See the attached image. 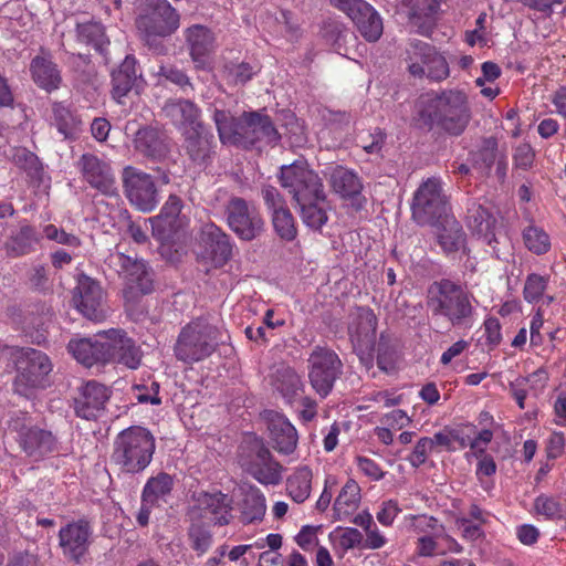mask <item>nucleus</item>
<instances>
[{
    "label": "nucleus",
    "instance_id": "obj_1",
    "mask_svg": "<svg viewBox=\"0 0 566 566\" xmlns=\"http://www.w3.org/2000/svg\"><path fill=\"white\" fill-rule=\"evenodd\" d=\"M474 301V296L462 285L449 279H442L429 286L426 305L432 318L447 322L454 328H467L473 324Z\"/></svg>",
    "mask_w": 566,
    "mask_h": 566
},
{
    "label": "nucleus",
    "instance_id": "obj_2",
    "mask_svg": "<svg viewBox=\"0 0 566 566\" xmlns=\"http://www.w3.org/2000/svg\"><path fill=\"white\" fill-rule=\"evenodd\" d=\"M471 116L468 95L461 90H443L419 111V119L424 126L437 127L451 136L463 134Z\"/></svg>",
    "mask_w": 566,
    "mask_h": 566
},
{
    "label": "nucleus",
    "instance_id": "obj_3",
    "mask_svg": "<svg viewBox=\"0 0 566 566\" xmlns=\"http://www.w3.org/2000/svg\"><path fill=\"white\" fill-rule=\"evenodd\" d=\"M156 439L149 429L130 426L114 439L111 462L120 473L139 474L153 461Z\"/></svg>",
    "mask_w": 566,
    "mask_h": 566
},
{
    "label": "nucleus",
    "instance_id": "obj_4",
    "mask_svg": "<svg viewBox=\"0 0 566 566\" xmlns=\"http://www.w3.org/2000/svg\"><path fill=\"white\" fill-rule=\"evenodd\" d=\"M217 338V327L203 318L192 321L179 334L176 357L185 363L200 361L213 353Z\"/></svg>",
    "mask_w": 566,
    "mask_h": 566
},
{
    "label": "nucleus",
    "instance_id": "obj_5",
    "mask_svg": "<svg viewBox=\"0 0 566 566\" xmlns=\"http://www.w3.org/2000/svg\"><path fill=\"white\" fill-rule=\"evenodd\" d=\"M279 179L296 203L326 199L319 176L311 169L306 160L298 159L291 165L282 166Z\"/></svg>",
    "mask_w": 566,
    "mask_h": 566
},
{
    "label": "nucleus",
    "instance_id": "obj_6",
    "mask_svg": "<svg viewBox=\"0 0 566 566\" xmlns=\"http://www.w3.org/2000/svg\"><path fill=\"white\" fill-rule=\"evenodd\" d=\"M405 62L409 74L416 78L442 82L450 75L447 59L430 43L413 40L405 52Z\"/></svg>",
    "mask_w": 566,
    "mask_h": 566
},
{
    "label": "nucleus",
    "instance_id": "obj_7",
    "mask_svg": "<svg viewBox=\"0 0 566 566\" xmlns=\"http://www.w3.org/2000/svg\"><path fill=\"white\" fill-rule=\"evenodd\" d=\"M411 211L415 221L421 226L436 224L450 216L448 198L440 178L431 177L421 182L413 195Z\"/></svg>",
    "mask_w": 566,
    "mask_h": 566
},
{
    "label": "nucleus",
    "instance_id": "obj_8",
    "mask_svg": "<svg viewBox=\"0 0 566 566\" xmlns=\"http://www.w3.org/2000/svg\"><path fill=\"white\" fill-rule=\"evenodd\" d=\"M18 375L15 391L27 395L29 388L44 387L45 377L52 371L48 355L34 348H14L11 352Z\"/></svg>",
    "mask_w": 566,
    "mask_h": 566
},
{
    "label": "nucleus",
    "instance_id": "obj_9",
    "mask_svg": "<svg viewBox=\"0 0 566 566\" xmlns=\"http://www.w3.org/2000/svg\"><path fill=\"white\" fill-rule=\"evenodd\" d=\"M307 361L308 378L313 389L322 398L327 397L343 373V364L338 355L327 347L316 346Z\"/></svg>",
    "mask_w": 566,
    "mask_h": 566
},
{
    "label": "nucleus",
    "instance_id": "obj_10",
    "mask_svg": "<svg viewBox=\"0 0 566 566\" xmlns=\"http://www.w3.org/2000/svg\"><path fill=\"white\" fill-rule=\"evenodd\" d=\"M229 228L244 241H252L264 230V220L258 209L240 197L231 196L224 207Z\"/></svg>",
    "mask_w": 566,
    "mask_h": 566
},
{
    "label": "nucleus",
    "instance_id": "obj_11",
    "mask_svg": "<svg viewBox=\"0 0 566 566\" xmlns=\"http://www.w3.org/2000/svg\"><path fill=\"white\" fill-rule=\"evenodd\" d=\"M232 500L220 491L196 492L187 511L189 521H210L214 525H228L231 521Z\"/></svg>",
    "mask_w": 566,
    "mask_h": 566
},
{
    "label": "nucleus",
    "instance_id": "obj_12",
    "mask_svg": "<svg viewBox=\"0 0 566 566\" xmlns=\"http://www.w3.org/2000/svg\"><path fill=\"white\" fill-rule=\"evenodd\" d=\"M124 193L128 201L143 212L153 211L159 195L151 175L133 166H126L122 171Z\"/></svg>",
    "mask_w": 566,
    "mask_h": 566
},
{
    "label": "nucleus",
    "instance_id": "obj_13",
    "mask_svg": "<svg viewBox=\"0 0 566 566\" xmlns=\"http://www.w3.org/2000/svg\"><path fill=\"white\" fill-rule=\"evenodd\" d=\"M331 3L344 12L355 24L359 34L368 42H377L384 32L382 18L365 0H331Z\"/></svg>",
    "mask_w": 566,
    "mask_h": 566
},
{
    "label": "nucleus",
    "instance_id": "obj_14",
    "mask_svg": "<svg viewBox=\"0 0 566 566\" xmlns=\"http://www.w3.org/2000/svg\"><path fill=\"white\" fill-rule=\"evenodd\" d=\"M180 17L169 2L158 3L149 14L137 20V29L142 39L149 45H154L157 39L172 34L179 27Z\"/></svg>",
    "mask_w": 566,
    "mask_h": 566
},
{
    "label": "nucleus",
    "instance_id": "obj_15",
    "mask_svg": "<svg viewBox=\"0 0 566 566\" xmlns=\"http://www.w3.org/2000/svg\"><path fill=\"white\" fill-rule=\"evenodd\" d=\"M73 302L77 311L91 321L102 322L107 316L102 286L85 274H81L77 279Z\"/></svg>",
    "mask_w": 566,
    "mask_h": 566
},
{
    "label": "nucleus",
    "instance_id": "obj_16",
    "mask_svg": "<svg viewBox=\"0 0 566 566\" xmlns=\"http://www.w3.org/2000/svg\"><path fill=\"white\" fill-rule=\"evenodd\" d=\"M82 178L92 188L105 196L116 193V182L113 170L106 161L94 154H83L76 163Z\"/></svg>",
    "mask_w": 566,
    "mask_h": 566
},
{
    "label": "nucleus",
    "instance_id": "obj_17",
    "mask_svg": "<svg viewBox=\"0 0 566 566\" xmlns=\"http://www.w3.org/2000/svg\"><path fill=\"white\" fill-rule=\"evenodd\" d=\"M181 199L170 195L161 207L159 214L149 219L153 235L157 240L167 242L186 226L187 220L181 216Z\"/></svg>",
    "mask_w": 566,
    "mask_h": 566
},
{
    "label": "nucleus",
    "instance_id": "obj_18",
    "mask_svg": "<svg viewBox=\"0 0 566 566\" xmlns=\"http://www.w3.org/2000/svg\"><path fill=\"white\" fill-rule=\"evenodd\" d=\"M112 262L118 266V273L125 277L130 293L147 294L151 292L153 274L144 261L132 259L124 253H116L112 255Z\"/></svg>",
    "mask_w": 566,
    "mask_h": 566
},
{
    "label": "nucleus",
    "instance_id": "obj_19",
    "mask_svg": "<svg viewBox=\"0 0 566 566\" xmlns=\"http://www.w3.org/2000/svg\"><path fill=\"white\" fill-rule=\"evenodd\" d=\"M112 262L118 266V273L125 277L130 293L147 294L151 292L153 274L144 261L132 259L124 253H116L112 255Z\"/></svg>",
    "mask_w": 566,
    "mask_h": 566
},
{
    "label": "nucleus",
    "instance_id": "obj_20",
    "mask_svg": "<svg viewBox=\"0 0 566 566\" xmlns=\"http://www.w3.org/2000/svg\"><path fill=\"white\" fill-rule=\"evenodd\" d=\"M92 527L85 520L69 523L59 532V543L63 554L78 562L91 544Z\"/></svg>",
    "mask_w": 566,
    "mask_h": 566
},
{
    "label": "nucleus",
    "instance_id": "obj_21",
    "mask_svg": "<svg viewBox=\"0 0 566 566\" xmlns=\"http://www.w3.org/2000/svg\"><path fill=\"white\" fill-rule=\"evenodd\" d=\"M185 40L196 69H209L210 55L216 49L213 32L206 25L193 24L185 30Z\"/></svg>",
    "mask_w": 566,
    "mask_h": 566
},
{
    "label": "nucleus",
    "instance_id": "obj_22",
    "mask_svg": "<svg viewBox=\"0 0 566 566\" xmlns=\"http://www.w3.org/2000/svg\"><path fill=\"white\" fill-rule=\"evenodd\" d=\"M19 443L33 461H41L59 451V442L53 433L38 427L22 428L19 433Z\"/></svg>",
    "mask_w": 566,
    "mask_h": 566
},
{
    "label": "nucleus",
    "instance_id": "obj_23",
    "mask_svg": "<svg viewBox=\"0 0 566 566\" xmlns=\"http://www.w3.org/2000/svg\"><path fill=\"white\" fill-rule=\"evenodd\" d=\"M264 419L266 420L274 449L283 454L293 453L297 446L298 436L289 419L273 410L265 411Z\"/></svg>",
    "mask_w": 566,
    "mask_h": 566
},
{
    "label": "nucleus",
    "instance_id": "obj_24",
    "mask_svg": "<svg viewBox=\"0 0 566 566\" xmlns=\"http://www.w3.org/2000/svg\"><path fill=\"white\" fill-rule=\"evenodd\" d=\"M252 451L254 455L248 467L251 475L265 485L279 484L283 468L273 459L270 450L263 443L255 441Z\"/></svg>",
    "mask_w": 566,
    "mask_h": 566
},
{
    "label": "nucleus",
    "instance_id": "obj_25",
    "mask_svg": "<svg viewBox=\"0 0 566 566\" xmlns=\"http://www.w3.org/2000/svg\"><path fill=\"white\" fill-rule=\"evenodd\" d=\"M109 398L108 389L96 381H87L74 399L76 416L91 420L97 418Z\"/></svg>",
    "mask_w": 566,
    "mask_h": 566
},
{
    "label": "nucleus",
    "instance_id": "obj_26",
    "mask_svg": "<svg viewBox=\"0 0 566 566\" xmlns=\"http://www.w3.org/2000/svg\"><path fill=\"white\" fill-rule=\"evenodd\" d=\"M377 317L369 307H358L353 314L348 334L353 344L360 349H373L376 343Z\"/></svg>",
    "mask_w": 566,
    "mask_h": 566
},
{
    "label": "nucleus",
    "instance_id": "obj_27",
    "mask_svg": "<svg viewBox=\"0 0 566 566\" xmlns=\"http://www.w3.org/2000/svg\"><path fill=\"white\" fill-rule=\"evenodd\" d=\"M185 149L189 158L198 166H208L214 156L213 135L202 126L192 130H186Z\"/></svg>",
    "mask_w": 566,
    "mask_h": 566
},
{
    "label": "nucleus",
    "instance_id": "obj_28",
    "mask_svg": "<svg viewBox=\"0 0 566 566\" xmlns=\"http://www.w3.org/2000/svg\"><path fill=\"white\" fill-rule=\"evenodd\" d=\"M201 241L217 265L224 264L232 255L230 237L213 223L201 230Z\"/></svg>",
    "mask_w": 566,
    "mask_h": 566
},
{
    "label": "nucleus",
    "instance_id": "obj_29",
    "mask_svg": "<svg viewBox=\"0 0 566 566\" xmlns=\"http://www.w3.org/2000/svg\"><path fill=\"white\" fill-rule=\"evenodd\" d=\"M409 9L410 22L422 35H429L434 27L440 7L439 0H402Z\"/></svg>",
    "mask_w": 566,
    "mask_h": 566
},
{
    "label": "nucleus",
    "instance_id": "obj_30",
    "mask_svg": "<svg viewBox=\"0 0 566 566\" xmlns=\"http://www.w3.org/2000/svg\"><path fill=\"white\" fill-rule=\"evenodd\" d=\"M467 222L472 232L483 242L489 245L496 242V218L483 206L473 202L468 208Z\"/></svg>",
    "mask_w": 566,
    "mask_h": 566
},
{
    "label": "nucleus",
    "instance_id": "obj_31",
    "mask_svg": "<svg viewBox=\"0 0 566 566\" xmlns=\"http://www.w3.org/2000/svg\"><path fill=\"white\" fill-rule=\"evenodd\" d=\"M163 112L176 126L181 128L184 133L202 126L199 122V108L188 99L168 101Z\"/></svg>",
    "mask_w": 566,
    "mask_h": 566
},
{
    "label": "nucleus",
    "instance_id": "obj_32",
    "mask_svg": "<svg viewBox=\"0 0 566 566\" xmlns=\"http://www.w3.org/2000/svg\"><path fill=\"white\" fill-rule=\"evenodd\" d=\"M325 176L328 177L332 189L342 198H354L363 189L361 180L353 169L335 166L328 168Z\"/></svg>",
    "mask_w": 566,
    "mask_h": 566
},
{
    "label": "nucleus",
    "instance_id": "obj_33",
    "mask_svg": "<svg viewBox=\"0 0 566 566\" xmlns=\"http://www.w3.org/2000/svg\"><path fill=\"white\" fill-rule=\"evenodd\" d=\"M134 145L143 155L161 160L169 153L166 138L155 128L143 127L135 135Z\"/></svg>",
    "mask_w": 566,
    "mask_h": 566
},
{
    "label": "nucleus",
    "instance_id": "obj_34",
    "mask_svg": "<svg viewBox=\"0 0 566 566\" xmlns=\"http://www.w3.org/2000/svg\"><path fill=\"white\" fill-rule=\"evenodd\" d=\"M313 489V471L307 465L296 468L285 480V494L296 504L306 502Z\"/></svg>",
    "mask_w": 566,
    "mask_h": 566
},
{
    "label": "nucleus",
    "instance_id": "obj_35",
    "mask_svg": "<svg viewBox=\"0 0 566 566\" xmlns=\"http://www.w3.org/2000/svg\"><path fill=\"white\" fill-rule=\"evenodd\" d=\"M75 33L78 43L92 46L96 52L102 54L107 62L106 50L109 45V39L102 23L93 20L77 23Z\"/></svg>",
    "mask_w": 566,
    "mask_h": 566
},
{
    "label": "nucleus",
    "instance_id": "obj_36",
    "mask_svg": "<svg viewBox=\"0 0 566 566\" xmlns=\"http://www.w3.org/2000/svg\"><path fill=\"white\" fill-rule=\"evenodd\" d=\"M137 76L136 59L127 55L118 69L112 73V94L117 103H122V98L132 91Z\"/></svg>",
    "mask_w": 566,
    "mask_h": 566
},
{
    "label": "nucleus",
    "instance_id": "obj_37",
    "mask_svg": "<svg viewBox=\"0 0 566 566\" xmlns=\"http://www.w3.org/2000/svg\"><path fill=\"white\" fill-rule=\"evenodd\" d=\"M434 226L438 229V241L446 252H455L463 247L465 234L462 226L453 216L441 219Z\"/></svg>",
    "mask_w": 566,
    "mask_h": 566
},
{
    "label": "nucleus",
    "instance_id": "obj_38",
    "mask_svg": "<svg viewBox=\"0 0 566 566\" xmlns=\"http://www.w3.org/2000/svg\"><path fill=\"white\" fill-rule=\"evenodd\" d=\"M40 237L34 227L23 224L12 233L4 243L7 255L18 258L31 253L39 243Z\"/></svg>",
    "mask_w": 566,
    "mask_h": 566
},
{
    "label": "nucleus",
    "instance_id": "obj_39",
    "mask_svg": "<svg viewBox=\"0 0 566 566\" xmlns=\"http://www.w3.org/2000/svg\"><path fill=\"white\" fill-rule=\"evenodd\" d=\"M266 512L264 494L258 488H249L240 504V520L243 524L261 522Z\"/></svg>",
    "mask_w": 566,
    "mask_h": 566
},
{
    "label": "nucleus",
    "instance_id": "obj_40",
    "mask_svg": "<svg viewBox=\"0 0 566 566\" xmlns=\"http://www.w3.org/2000/svg\"><path fill=\"white\" fill-rule=\"evenodd\" d=\"M33 81L48 92L54 91L61 83L60 71L56 65L44 56H35L31 62Z\"/></svg>",
    "mask_w": 566,
    "mask_h": 566
},
{
    "label": "nucleus",
    "instance_id": "obj_41",
    "mask_svg": "<svg viewBox=\"0 0 566 566\" xmlns=\"http://www.w3.org/2000/svg\"><path fill=\"white\" fill-rule=\"evenodd\" d=\"M360 503V488L354 480H348L339 491L333 505L334 516L340 521L353 514Z\"/></svg>",
    "mask_w": 566,
    "mask_h": 566
},
{
    "label": "nucleus",
    "instance_id": "obj_42",
    "mask_svg": "<svg viewBox=\"0 0 566 566\" xmlns=\"http://www.w3.org/2000/svg\"><path fill=\"white\" fill-rule=\"evenodd\" d=\"M96 336L97 353L99 354L102 363H115L127 333L122 328H111L96 333Z\"/></svg>",
    "mask_w": 566,
    "mask_h": 566
},
{
    "label": "nucleus",
    "instance_id": "obj_43",
    "mask_svg": "<svg viewBox=\"0 0 566 566\" xmlns=\"http://www.w3.org/2000/svg\"><path fill=\"white\" fill-rule=\"evenodd\" d=\"M172 486L174 480L171 475L160 472L147 480L142 492V500L157 505H160L161 502L167 503Z\"/></svg>",
    "mask_w": 566,
    "mask_h": 566
},
{
    "label": "nucleus",
    "instance_id": "obj_44",
    "mask_svg": "<svg viewBox=\"0 0 566 566\" xmlns=\"http://www.w3.org/2000/svg\"><path fill=\"white\" fill-rule=\"evenodd\" d=\"M67 348L73 357L86 367H91L95 363H102L99 354L97 353L98 347L96 334L92 338L71 340Z\"/></svg>",
    "mask_w": 566,
    "mask_h": 566
},
{
    "label": "nucleus",
    "instance_id": "obj_45",
    "mask_svg": "<svg viewBox=\"0 0 566 566\" xmlns=\"http://www.w3.org/2000/svg\"><path fill=\"white\" fill-rule=\"evenodd\" d=\"M248 126L251 128L250 145L261 140L269 144L275 143L280 138L269 116H262L258 113H249Z\"/></svg>",
    "mask_w": 566,
    "mask_h": 566
},
{
    "label": "nucleus",
    "instance_id": "obj_46",
    "mask_svg": "<svg viewBox=\"0 0 566 566\" xmlns=\"http://www.w3.org/2000/svg\"><path fill=\"white\" fill-rule=\"evenodd\" d=\"M324 200H308L304 202H297L300 207V214L304 224L313 230H321L322 227L327 222L328 217L325 210Z\"/></svg>",
    "mask_w": 566,
    "mask_h": 566
},
{
    "label": "nucleus",
    "instance_id": "obj_47",
    "mask_svg": "<svg viewBox=\"0 0 566 566\" xmlns=\"http://www.w3.org/2000/svg\"><path fill=\"white\" fill-rule=\"evenodd\" d=\"M187 535L190 547L198 556L206 554L212 545V533L205 522L189 521Z\"/></svg>",
    "mask_w": 566,
    "mask_h": 566
},
{
    "label": "nucleus",
    "instance_id": "obj_48",
    "mask_svg": "<svg viewBox=\"0 0 566 566\" xmlns=\"http://www.w3.org/2000/svg\"><path fill=\"white\" fill-rule=\"evenodd\" d=\"M523 241L527 250L537 255L545 254L551 249L549 235L536 226L524 229Z\"/></svg>",
    "mask_w": 566,
    "mask_h": 566
},
{
    "label": "nucleus",
    "instance_id": "obj_49",
    "mask_svg": "<svg viewBox=\"0 0 566 566\" xmlns=\"http://www.w3.org/2000/svg\"><path fill=\"white\" fill-rule=\"evenodd\" d=\"M213 120L219 134V139L222 144H234L238 138L235 123L238 118L233 117L229 112L222 109H214Z\"/></svg>",
    "mask_w": 566,
    "mask_h": 566
},
{
    "label": "nucleus",
    "instance_id": "obj_50",
    "mask_svg": "<svg viewBox=\"0 0 566 566\" xmlns=\"http://www.w3.org/2000/svg\"><path fill=\"white\" fill-rule=\"evenodd\" d=\"M272 217V224L275 233L284 241H293L297 235L295 219L290 209L275 211Z\"/></svg>",
    "mask_w": 566,
    "mask_h": 566
},
{
    "label": "nucleus",
    "instance_id": "obj_51",
    "mask_svg": "<svg viewBox=\"0 0 566 566\" xmlns=\"http://www.w3.org/2000/svg\"><path fill=\"white\" fill-rule=\"evenodd\" d=\"M52 112L53 124L57 128V132L65 138L71 137L76 129V118L70 112V109L61 103L53 104Z\"/></svg>",
    "mask_w": 566,
    "mask_h": 566
},
{
    "label": "nucleus",
    "instance_id": "obj_52",
    "mask_svg": "<svg viewBox=\"0 0 566 566\" xmlns=\"http://www.w3.org/2000/svg\"><path fill=\"white\" fill-rule=\"evenodd\" d=\"M222 72L226 81L230 85H243L255 74L253 67L245 62L227 63L224 64Z\"/></svg>",
    "mask_w": 566,
    "mask_h": 566
},
{
    "label": "nucleus",
    "instance_id": "obj_53",
    "mask_svg": "<svg viewBox=\"0 0 566 566\" xmlns=\"http://www.w3.org/2000/svg\"><path fill=\"white\" fill-rule=\"evenodd\" d=\"M534 510L536 514L551 521L559 520L563 516L560 502L556 497L546 494H541L535 499Z\"/></svg>",
    "mask_w": 566,
    "mask_h": 566
},
{
    "label": "nucleus",
    "instance_id": "obj_54",
    "mask_svg": "<svg viewBox=\"0 0 566 566\" xmlns=\"http://www.w3.org/2000/svg\"><path fill=\"white\" fill-rule=\"evenodd\" d=\"M411 526L418 536L443 535L444 525L438 518L427 514L411 515Z\"/></svg>",
    "mask_w": 566,
    "mask_h": 566
},
{
    "label": "nucleus",
    "instance_id": "obj_55",
    "mask_svg": "<svg viewBox=\"0 0 566 566\" xmlns=\"http://www.w3.org/2000/svg\"><path fill=\"white\" fill-rule=\"evenodd\" d=\"M143 352L135 342L126 336L123 347L119 349L115 363L122 364L129 369H137L140 366Z\"/></svg>",
    "mask_w": 566,
    "mask_h": 566
},
{
    "label": "nucleus",
    "instance_id": "obj_56",
    "mask_svg": "<svg viewBox=\"0 0 566 566\" xmlns=\"http://www.w3.org/2000/svg\"><path fill=\"white\" fill-rule=\"evenodd\" d=\"M548 284V277L542 276L536 273L528 274L523 290V295L526 302L536 303L538 302Z\"/></svg>",
    "mask_w": 566,
    "mask_h": 566
},
{
    "label": "nucleus",
    "instance_id": "obj_57",
    "mask_svg": "<svg viewBox=\"0 0 566 566\" xmlns=\"http://www.w3.org/2000/svg\"><path fill=\"white\" fill-rule=\"evenodd\" d=\"M443 535H428L422 534L417 537L415 543V553L420 557H433L437 555H444L446 551L441 549L439 539Z\"/></svg>",
    "mask_w": 566,
    "mask_h": 566
},
{
    "label": "nucleus",
    "instance_id": "obj_58",
    "mask_svg": "<svg viewBox=\"0 0 566 566\" xmlns=\"http://www.w3.org/2000/svg\"><path fill=\"white\" fill-rule=\"evenodd\" d=\"M159 384L157 381H151L150 385H134L132 387L133 398L136 399L139 403H150L158 406L161 403V399L159 397Z\"/></svg>",
    "mask_w": 566,
    "mask_h": 566
},
{
    "label": "nucleus",
    "instance_id": "obj_59",
    "mask_svg": "<svg viewBox=\"0 0 566 566\" xmlns=\"http://www.w3.org/2000/svg\"><path fill=\"white\" fill-rule=\"evenodd\" d=\"M501 156H503V154L499 151L496 138L489 137L483 139L478 153V161L486 169H490Z\"/></svg>",
    "mask_w": 566,
    "mask_h": 566
},
{
    "label": "nucleus",
    "instance_id": "obj_60",
    "mask_svg": "<svg viewBox=\"0 0 566 566\" xmlns=\"http://www.w3.org/2000/svg\"><path fill=\"white\" fill-rule=\"evenodd\" d=\"M433 451L432 441L429 440V437L420 438L411 453L408 455L407 460L412 468H419L426 463L428 455Z\"/></svg>",
    "mask_w": 566,
    "mask_h": 566
},
{
    "label": "nucleus",
    "instance_id": "obj_61",
    "mask_svg": "<svg viewBox=\"0 0 566 566\" xmlns=\"http://www.w3.org/2000/svg\"><path fill=\"white\" fill-rule=\"evenodd\" d=\"M355 462L359 472L371 481H380L386 474L380 464L368 457L357 455Z\"/></svg>",
    "mask_w": 566,
    "mask_h": 566
},
{
    "label": "nucleus",
    "instance_id": "obj_62",
    "mask_svg": "<svg viewBox=\"0 0 566 566\" xmlns=\"http://www.w3.org/2000/svg\"><path fill=\"white\" fill-rule=\"evenodd\" d=\"M412 422V418L402 409H394L380 418V423L385 424L392 431H399L408 427Z\"/></svg>",
    "mask_w": 566,
    "mask_h": 566
},
{
    "label": "nucleus",
    "instance_id": "obj_63",
    "mask_svg": "<svg viewBox=\"0 0 566 566\" xmlns=\"http://www.w3.org/2000/svg\"><path fill=\"white\" fill-rule=\"evenodd\" d=\"M279 389L284 396H293L300 389L302 382L300 376L292 368H284L280 371Z\"/></svg>",
    "mask_w": 566,
    "mask_h": 566
},
{
    "label": "nucleus",
    "instance_id": "obj_64",
    "mask_svg": "<svg viewBox=\"0 0 566 566\" xmlns=\"http://www.w3.org/2000/svg\"><path fill=\"white\" fill-rule=\"evenodd\" d=\"M318 527L312 525H304L295 535L294 541L305 552H311L318 547L319 539L317 537Z\"/></svg>",
    "mask_w": 566,
    "mask_h": 566
}]
</instances>
